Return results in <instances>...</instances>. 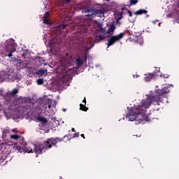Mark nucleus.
Listing matches in <instances>:
<instances>
[{
  "label": "nucleus",
  "mask_w": 179,
  "mask_h": 179,
  "mask_svg": "<svg viewBox=\"0 0 179 179\" xmlns=\"http://www.w3.org/2000/svg\"><path fill=\"white\" fill-rule=\"evenodd\" d=\"M167 93H170V87H164L162 90H158L156 91L155 94L152 96L151 98H147L145 100L142 101L141 105H138V110H141L143 113V117L144 118V121H150V120L156 119V117L159 115V109H152L148 113V108L150 107V104L155 101L160 106L159 103L163 101V96L164 94H167Z\"/></svg>",
  "instance_id": "obj_1"
},
{
  "label": "nucleus",
  "mask_w": 179,
  "mask_h": 179,
  "mask_svg": "<svg viewBox=\"0 0 179 179\" xmlns=\"http://www.w3.org/2000/svg\"><path fill=\"white\" fill-rule=\"evenodd\" d=\"M59 141V138H48L43 144L39 145L32 144L29 147H26L24 152L27 153H37L38 155H43V150H44V149L46 150L51 149L52 146H55L57 145V143Z\"/></svg>",
  "instance_id": "obj_2"
},
{
  "label": "nucleus",
  "mask_w": 179,
  "mask_h": 179,
  "mask_svg": "<svg viewBox=\"0 0 179 179\" xmlns=\"http://www.w3.org/2000/svg\"><path fill=\"white\" fill-rule=\"evenodd\" d=\"M144 113L138 109V106L134 110L131 109L128 113L126 114L125 118L129 119V121H137L136 124H141L145 121L143 117Z\"/></svg>",
  "instance_id": "obj_3"
},
{
  "label": "nucleus",
  "mask_w": 179,
  "mask_h": 179,
  "mask_svg": "<svg viewBox=\"0 0 179 179\" xmlns=\"http://www.w3.org/2000/svg\"><path fill=\"white\" fill-rule=\"evenodd\" d=\"M82 12L85 14V17L89 19V20H93L96 15H98L99 17L104 16V9H95L92 7L84 8Z\"/></svg>",
  "instance_id": "obj_4"
},
{
  "label": "nucleus",
  "mask_w": 179,
  "mask_h": 179,
  "mask_svg": "<svg viewBox=\"0 0 179 179\" xmlns=\"http://www.w3.org/2000/svg\"><path fill=\"white\" fill-rule=\"evenodd\" d=\"M62 77L61 79L62 82H69L71 79H72V76H73L75 71H73V68L69 67L71 66V64H62Z\"/></svg>",
  "instance_id": "obj_5"
},
{
  "label": "nucleus",
  "mask_w": 179,
  "mask_h": 179,
  "mask_svg": "<svg viewBox=\"0 0 179 179\" xmlns=\"http://www.w3.org/2000/svg\"><path fill=\"white\" fill-rule=\"evenodd\" d=\"M124 36H125V32L120 33L117 35L112 36L108 40L107 43V48L111 47V45H114L117 41H120L122 38H124Z\"/></svg>",
  "instance_id": "obj_6"
},
{
  "label": "nucleus",
  "mask_w": 179,
  "mask_h": 179,
  "mask_svg": "<svg viewBox=\"0 0 179 179\" xmlns=\"http://www.w3.org/2000/svg\"><path fill=\"white\" fill-rule=\"evenodd\" d=\"M104 38H106V36H104V34H102L100 31L96 30L94 34V40L93 44L91 45V47L90 48V49L93 48V46L94 45V44H97L100 43V41H103Z\"/></svg>",
  "instance_id": "obj_7"
},
{
  "label": "nucleus",
  "mask_w": 179,
  "mask_h": 179,
  "mask_svg": "<svg viewBox=\"0 0 179 179\" xmlns=\"http://www.w3.org/2000/svg\"><path fill=\"white\" fill-rule=\"evenodd\" d=\"M6 51L7 52H15L16 51V46L15 42L10 41L6 43Z\"/></svg>",
  "instance_id": "obj_8"
},
{
  "label": "nucleus",
  "mask_w": 179,
  "mask_h": 179,
  "mask_svg": "<svg viewBox=\"0 0 179 179\" xmlns=\"http://www.w3.org/2000/svg\"><path fill=\"white\" fill-rule=\"evenodd\" d=\"M10 139H13L14 141H17V142L20 141L19 143H21L22 146H26L27 145L26 141H24V138L19 136H17V134H12L10 136Z\"/></svg>",
  "instance_id": "obj_9"
},
{
  "label": "nucleus",
  "mask_w": 179,
  "mask_h": 179,
  "mask_svg": "<svg viewBox=\"0 0 179 179\" xmlns=\"http://www.w3.org/2000/svg\"><path fill=\"white\" fill-rule=\"evenodd\" d=\"M0 80H10V75H9L6 71H1Z\"/></svg>",
  "instance_id": "obj_10"
},
{
  "label": "nucleus",
  "mask_w": 179,
  "mask_h": 179,
  "mask_svg": "<svg viewBox=\"0 0 179 179\" xmlns=\"http://www.w3.org/2000/svg\"><path fill=\"white\" fill-rule=\"evenodd\" d=\"M115 15H116V16H119L118 17H115L117 19L115 24H118L120 26V24H121V22H120V20L122 19V10L118 11V10H116L115 11Z\"/></svg>",
  "instance_id": "obj_11"
},
{
  "label": "nucleus",
  "mask_w": 179,
  "mask_h": 179,
  "mask_svg": "<svg viewBox=\"0 0 179 179\" xmlns=\"http://www.w3.org/2000/svg\"><path fill=\"white\" fill-rule=\"evenodd\" d=\"M115 29H117V27H115V24L113 22L108 27V30L106 31L107 34H111V35L114 34V31H115Z\"/></svg>",
  "instance_id": "obj_12"
},
{
  "label": "nucleus",
  "mask_w": 179,
  "mask_h": 179,
  "mask_svg": "<svg viewBox=\"0 0 179 179\" xmlns=\"http://www.w3.org/2000/svg\"><path fill=\"white\" fill-rule=\"evenodd\" d=\"M154 76H156V73H148L145 74L144 80L145 82H150V80H152V79H153Z\"/></svg>",
  "instance_id": "obj_13"
},
{
  "label": "nucleus",
  "mask_w": 179,
  "mask_h": 179,
  "mask_svg": "<svg viewBox=\"0 0 179 179\" xmlns=\"http://www.w3.org/2000/svg\"><path fill=\"white\" fill-rule=\"evenodd\" d=\"M19 93V88H15L11 92H7V96H10V97H16Z\"/></svg>",
  "instance_id": "obj_14"
},
{
  "label": "nucleus",
  "mask_w": 179,
  "mask_h": 179,
  "mask_svg": "<svg viewBox=\"0 0 179 179\" xmlns=\"http://www.w3.org/2000/svg\"><path fill=\"white\" fill-rule=\"evenodd\" d=\"M50 139H59V141L56 143V144H57V143H58V142H61L62 141L63 142H68V141H69V139H71V136L66 135L64 136L63 138H59L57 137V138H50Z\"/></svg>",
  "instance_id": "obj_15"
},
{
  "label": "nucleus",
  "mask_w": 179,
  "mask_h": 179,
  "mask_svg": "<svg viewBox=\"0 0 179 179\" xmlns=\"http://www.w3.org/2000/svg\"><path fill=\"white\" fill-rule=\"evenodd\" d=\"M35 75L38 76V78H41V76H44V75L47 76V70H39L35 73Z\"/></svg>",
  "instance_id": "obj_16"
},
{
  "label": "nucleus",
  "mask_w": 179,
  "mask_h": 179,
  "mask_svg": "<svg viewBox=\"0 0 179 179\" xmlns=\"http://www.w3.org/2000/svg\"><path fill=\"white\" fill-rule=\"evenodd\" d=\"M37 121L42 122V124H47L48 122V120L43 116H38Z\"/></svg>",
  "instance_id": "obj_17"
},
{
  "label": "nucleus",
  "mask_w": 179,
  "mask_h": 179,
  "mask_svg": "<svg viewBox=\"0 0 179 179\" xmlns=\"http://www.w3.org/2000/svg\"><path fill=\"white\" fill-rule=\"evenodd\" d=\"M83 64V59L78 57L76 59V65L78 68H80V66Z\"/></svg>",
  "instance_id": "obj_18"
},
{
  "label": "nucleus",
  "mask_w": 179,
  "mask_h": 179,
  "mask_svg": "<svg viewBox=\"0 0 179 179\" xmlns=\"http://www.w3.org/2000/svg\"><path fill=\"white\" fill-rule=\"evenodd\" d=\"M134 13V15H143V13H145V14L148 13V10H143V9H140L137 11H135Z\"/></svg>",
  "instance_id": "obj_19"
},
{
  "label": "nucleus",
  "mask_w": 179,
  "mask_h": 179,
  "mask_svg": "<svg viewBox=\"0 0 179 179\" xmlns=\"http://www.w3.org/2000/svg\"><path fill=\"white\" fill-rule=\"evenodd\" d=\"M129 4H127L126 6H129V8L130 6H132L133 5H136V3H138V2H139V0H129Z\"/></svg>",
  "instance_id": "obj_20"
},
{
  "label": "nucleus",
  "mask_w": 179,
  "mask_h": 179,
  "mask_svg": "<svg viewBox=\"0 0 179 179\" xmlns=\"http://www.w3.org/2000/svg\"><path fill=\"white\" fill-rule=\"evenodd\" d=\"M9 132H10V131L8 129L3 130V134H2L3 139L6 138V136H8V134H9Z\"/></svg>",
  "instance_id": "obj_21"
},
{
  "label": "nucleus",
  "mask_w": 179,
  "mask_h": 179,
  "mask_svg": "<svg viewBox=\"0 0 179 179\" xmlns=\"http://www.w3.org/2000/svg\"><path fill=\"white\" fill-rule=\"evenodd\" d=\"M80 110H81L82 111H87V110H89V108L86 107V105L80 103Z\"/></svg>",
  "instance_id": "obj_22"
},
{
  "label": "nucleus",
  "mask_w": 179,
  "mask_h": 179,
  "mask_svg": "<svg viewBox=\"0 0 179 179\" xmlns=\"http://www.w3.org/2000/svg\"><path fill=\"white\" fill-rule=\"evenodd\" d=\"M124 10H127V13H128L129 17H132V15H133L132 11H131V10L127 9L126 8H122V13H124Z\"/></svg>",
  "instance_id": "obj_23"
},
{
  "label": "nucleus",
  "mask_w": 179,
  "mask_h": 179,
  "mask_svg": "<svg viewBox=\"0 0 179 179\" xmlns=\"http://www.w3.org/2000/svg\"><path fill=\"white\" fill-rule=\"evenodd\" d=\"M98 31H100L102 34H103V36H106V34H107V31H106L105 28H101Z\"/></svg>",
  "instance_id": "obj_24"
},
{
  "label": "nucleus",
  "mask_w": 179,
  "mask_h": 179,
  "mask_svg": "<svg viewBox=\"0 0 179 179\" xmlns=\"http://www.w3.org/2000/svg\"><path fill=\"white\" fill-rule=\"evenodd\" d=\"M43 22L45 24H51V22H50L49 19L43 18Z\"/></svg>",
  "instance_id": "obj_25"
},
{
  "label": "nucleus",
  "mask_w": 179,
  "mask_h": 179,
  "mask_svg": "<svg viewBox=\"0 0 179 179\" xmlns=\"http://www.w3.org/2000/svg\"><path fill=\"white\" fill-rule=\"evenodd\" d=\"M36 83L37 85H43V83H44V80L39 78L37 80Z\"/></svg>",
  "instance_id": "obj_26"
},
{
  "label": "nucleus",
  "mask_w": 179,
  "mask_h": 179,
  "mask_svg": "<svg viewBox=\"0 0 179 179\" xmlns=\"http://www.w3.org/2000/svg\"><path fill=\"white\" fill-rule=\"evenodd\" d=\"M50 17V12L46 11L45 13V15L43 16V19H48Z\"/></svg>",
  "instance_id": "obj_27"
},
{
  "label": "nucleus",
  "mask_w": 179,
  "mask_h": 179,
  "mask_svg": "<svg viewBox=\"0 0 179 179\" xmlns=\"http://www.w3.org/2000/svg\"><path fill=\"white\" fill-rule=\"evenodd\" d=\"M63 5H68V3H71V0H62Z\"/></svg>",
  "instance_id": "obj_28"
},
{
  "label": "nucleus",
  "mask_w": 179,
  "mask_h": 179,
  "mask_svg": "<svg viewBox=\"0 0 179 179\" xmlns=\"http://www.w3.org/2000/svg\"><path fill=\"white\" fill-rule=\"evenodd\" d=\"M87 26H90V24H92V21H90V22H89V21L87 20V21L85 22L84 25H85V26H87Z\"/></svg>",
  "instance_id": "obj_29"
},
{
  "label": "nucleus",
  "mask_w": 179,
  "mask_h": 179,
  "mask_svg": "<svg viewBox=\"0 0 179 179\" xmlns=\"http://www.w3.org/2000/svg\"><path fill=\"white\" fill-rule=\"evenodd\" d=\"M161 77L162 78H165L166 79H167V78H169V75H167V74H162Z\"/></svg>",
  "instance_id": "obj_30"
},
{
  "label": "nucleus",
  "mask_w": 179,
  "mask_h": 179,
  "mask_svg": "<svg viewBox=\"0 0 179 179\" xmlns=\"http://www.w3.org/2000/svg\"><path fill=\"white\" fill-rule=\"evenodd\" d=\"M66 27V25L62 24V25H59V29H65Z\"/></svg>",
  "instance_id": "obj_31"
},
{
  "label": "nucleus",
  "mask_w": 179,
  "mask_h": 179,
  "mask_svg": "<svg viewBox=\"0 0 179 179\" xmlns=\"http://www.w3.org/2000/svg\"><path fill=\"white\" fill-rule=\"evenodd\" d=\"M79 136V133H75L73 138H78Z\"/></svg>",
  "instance_id": "obj_32"
},
{
  "label": "nucleus",
  "mask_w": 179,
  "mask_h": 179,
  "mask_svg": "<svg viewBox=\"0 0 179 179\" xmlns=\"http://www.w3.org/2000/svg\"><path fill=\"white\" fill-rule=\"evenodd\" d=\"M13 52H10V53L7 55V57H9V58H10V57H13Z\"/></svg>",
  "instance_id": "obj_33"
},
{
  "label": "nucleus",
  "mask_w": 179,
  "mask_h": 179,
  "mask_svg": "<svg viewBox=\"0 0 179 179\" xmlns=\"http://www.w3.org/2000/svg\"><path fill=\"white\" fill-rule=\"evenodd\" d=\"M139 75H138V74H135V75H134L133 76V78H134V79L136 78V79H137V78H139Z\"/></svg>",
  "instance_id": "obj_34"
},
{
  "label": "nucleus",
  "mask_w": 179,
  "mask_h": 179,
  "mask_svg": "<svg viewBox=\"0 0 179 179\" xmlns=\"http://www.w3.org/2000/svg\"><path fill=\"white\" fill-rule=\"evenodd\" d=\"M83 103L85 104V106H86V97H85L83 100Z\"/></svg>",
  "instance_id": "obj_35"
},
{
  "label": "nucleus",
  "mask_w": 179,
  "mask_h": 179,
  "mask_svg": "<svg viewBox=\"0 0 179 179\" xmlns=\"http://www.w3.org/2000/svg\"><path fill=\"white\" fill-rule=\"evenodd\" d=\"M81 136H82V138H83V139H85L86 138L85 137V134H81Z\"/></svg>",
  "instance_id": "obj_36"
},
{
  "label": "nucleus",
  "mask_w": 179,
  "mask_h": 179,
  "mask_svg": "<svg viewBox=\"0 0 179 179\" xmlns=\"http://www.w3.org/2000/svg\"><path fill=\"white\" fill-rule=\"evenodd\" d=\"M48 108H51V104L48 103Z\"/></svg>",
  "instance_id": "obj_37"
},
{
  "label": "nucleus",
  "mask_w": 179,
  "mask_h": 179,
  "mask_svg": "<svg viewBox=\"0 0 179 179\" xmlns=\"http://www.w3.org/2000/svg\"><path fill=\"white\" fill-rule=\"evenodd\" d=\"M71 131H73V132H76L75 128H72V129H71Z\"/></svg>",
  "instance_id": "obj_38"
},
{
  "label": "nucleus",
  "mask_w": 179,
  "mask_h": 179,
  "mask_svg": "<svg viewBox=\"0 0 179 179\" xmlns=\"http://www.w3.org/2000/svg\"><path fill=\"white\" fill-rule=\"evenodd\" d=\"M2 96H3V94H2V92H0V97H2Z\"/></svg>",
  "instance_id": "obj_39"
},
{
  "label": "nucleus",
  "mask_w": 179,
  "mask_h": 179,
  "mask_svg": "<svg viewBox=\"0 0 179 179\" xmlns=\"http://www.w3.org/2000/svg\"><path fill=\"white\" fill-rule=\"evenodd\" d=\"M85 59H87V56L85 55Z\"/></svg>",
  "instance_id": "obj_40"
},
{
  "label": "nucleus",
  "mask_w": 179,
  "mask_h": 179,
  "mask_svg": "<svg viewBox=\"0 0 179 179\" xmlns=\"http://www.w3.org/2000/svg\"><path fill=\"white\" fill-rule=\"evenodd\" d=\"M54 103H55V106H57V102L54 101Z\"/></svg>",
  "instance_id": "obj_41"
}]
</instances>
